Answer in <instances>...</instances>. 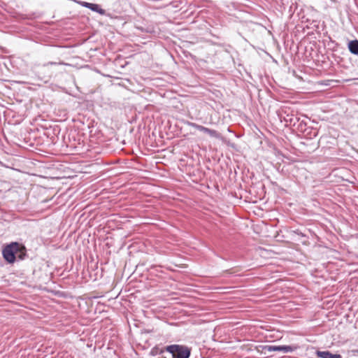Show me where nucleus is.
Returning a JSON list of instances; mask_svg holds the SVG:
<instances>
[{
    "label": "nucleus",
    "mask_w": 358,
    "mask_h": 358,
    "mask_svg": "<svg viewBox=\"0 0 358 358\" xmlns=\"http://www.w3.org/2000/svg\"><path fill=\"white\" fill-rule=\"evenodd\" d=\"M20 243L18 242H11L7 244L2 250V255L6 262L9 264H13L17 257L16 255L19 251Z\"/></svg>",
    "instance_id": "nucleus-2"
},
{
    "label": "nucleus",
    "mask_w": 358,
    "mask_h": 358,
    "mask_svg": "<svg viewBox=\"0 0 358 358\" xmlns=\"http://www.w3.org/2000/svg\"><path fill=\"white\" fill-rule=\"evenodd\" d=\"M298 124V127H297V129L300 131H303V129H305V127L306 126V123L304 122L303 120L302 121H299V122H297Z\"/></svg>",
    "instance_id": "nucleus-13"
},
{
    "label": "nucleus",
    "mask_w": 358,
    "mask_h": 358,
    "mask_svg": "<svg viewBox=\"0 0 358 358\" xmlns=\"http://www.w3.org/2000/svg\"><path fill=\"white\" fill-rule=\"evenodd\" d=\"M49 65H54V66H56V65H68V64H66L64 62H49L45 63L43 64V66H48Z\"/></svg>",
    "instance_id": "nucleus-12"
},
{
    "label": "nucleus",
    "mask_w": 358,
    "mask_h": 358,
    "mask_svg": "<svg viewBox=\"0 0 358 358\" xmlns=\"http://www.w3.org/2000/svg\"><path fill=\"white\" fill-rule=\"evenodd\" d=\"M189 125L191 127L194 128V129H197L198 131H201V132H203V129H204V128H205V127H203V126H202V125H199V124H196V123H194V122H189Z\"/></svg>",
    "instance_id": "nucleus-11"
},
{
    "label": "nucleus",
    "mask_w": 358,
    "mask_h": 358,
    "mask_svg": "<svg viewBox=\"0 0 358 358\" xmlns=\"http://www.w3.org/2000/svg\"><path fill=\"white\" fill-rule=\"evenodd\" d=\"M317 355L320 358H342L339 354H332L329 351H317Z\"/></svg>",
    "instance_id": "nucleus-5"
},
{
    "label": "nucleus",
    "mask_w": 358,
    "mask_h": 358,
    "mask_svg": "<svg viewBox=\"0 0 358 358\" xmlns=\"http://www.w3.org/2000/svg\"><path fill=\"white\" fill-rule=\"evenodd\" d=\"M165 350L172 355V358H189L191 348L178 344H173L165 346Z\"/></svg>",
    "instance_id": "nucleus-1"
},
{
    "label": "nucleus",
    "mask_w": 358,
    "mask_h": 358,
    "mask_svg": "<svg viewBox=\"0 0 358 358\" xmlns=\"http://www.w3.org/2000/svg\"><path fill=\"white\" fill-rule=\"evenodd\" d=\"M82 6L85 7V8H90V5L92 4V3H88V2H85V1H83L81 3Z\"/></svg>",
    "instance_id": "nucleus-14"
},
{
    "label": "nucleus",
    "mask_w": 358,
    "mask_h": 358,
    "mask_svg": "<svg viewBox=\"0 0 358 358\" xmlns=\"http://www.w3.org/2000/svg\"><path fill=\"white\" fill-rule=\"evenodd\" d=\"M89 9H90L92 11L96 12L99 14H101V15L105 13V10L101 8L99 5L96 4V3H92Z\"/></svg>",
    "instance_id": "nucleus-9"
},
{
    "label": "nucleus",
    "mask_w": 358,
    "mask_h": 358,
    "mask_svg": "<svg viewBox=\"0 0 358 358\" xmlns=\"http://www.w3.org/2000/svg\"><path fill=\"white\" fill-rule=\"evenodd\" d=\"M296 349V347L292 345H264L262 350L266 352L280 351L284 353L292 352Z\"/></svg>",
    "instance_id": "nucleus-3"
},
{
    "label": "nucleus",
    "mask_w": 358,
    "mask_h": 358,
    "mask_svg": "<svg viewBox=\"0 0 358 358\" xmlns=\"http://www.w3.org/2000/svg\"><path fill=\"white\" fill-rule=\"evenodd\" d=\"M283 118L286 124L290 126H295L299 121V118L293 114H286V115L281 117Z\"/></svg>",
    "instance_id": "nucleus-4"
},
{
    "label": "nucleus",
    "mask_w": 358,
    "mask_h": 358,
    "mask_svg": "<svg viewBox=\"0 0 358 358\" xmlns=\"http://www.w3.org/2000/svg\"><path fill=\"white\" fill-rule=\"evenodd\" d=\"M164 352H166L165 350V347L159 348V347H155L151 350V354L152 355H161L164 353Z\"/></svg>",
    "instance_id": "nucleus-10"
},
{
    "label": "nucleus",
    "mask_w": 358,
    "mask_h": 358,
    "mask_svg": "<svg viewBox=\"0 0 358 358\" xmlns=\"http://www.w3.org/2000/svg\"><path fill=\"white\" fill-rule=\"evenodd\" d=\"M203 132L208 134L212 138H215L217 139H222V136L221 135V134L217 132L216 130L205 127Z\"/></svg>",
    "instance_id": "nucleus-6"
},
{
    "label": "nucleus",
    "mask_w": 358,
    "mask_h": 358,
    "mask_svg": "<svg viewBox=\"0 0 358 358\" xmlns=\"http://www.w3.org/2000/svg\"><path fill=\"white\" fill-rule=\"evenodd\" d=\"M348 49L353 55H358V40H353L349 42Z\"/></svg>",
    "instance_id": "nucleus-7"
},
{
    "label": "nucleus",
    "mask_w": 358,
    "mask_h": 358,
    "mask_svg": "<svg viewBox=\"0 0 358 358\" xmlns=\"http://www.w3.org/2000/svg\"><path fill=\"white\" fill-rule=\"evenodd\" d=\"M27 257V253L26 247L24 245L20 244L19 251H17V256H16V257L19 260H24V259H25V258Z\"/></svg>",
    "instance_id": "nucleus-8"
},
{
    "label": "nucleus",
    "mask_w": 358,
    "mask_h": 358,
    "mask_svg": "<svg viewBox=\"0 0 358 358\" xmlns=\"http://www.w3.org/2000/svg\"><path fill=\"white\" fill-rule=\"evenodd\" d=\"M357 352H358V350H357Z\"/></svg>",
    "instance_id": "nucleus-15"
}]
</instances>
